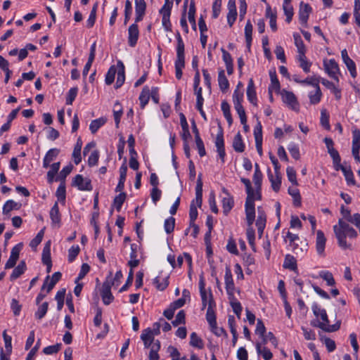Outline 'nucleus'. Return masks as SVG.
Segmentation results:
<instances>
[{
    "label": "nucleus",
    "mask_w": 360,
    "mask_h": 360,
    "mask_svg": "<svg viewBox=\"0 0 360 360\" xmlns=\"http://www.w3.org/2000/svg\"><path fill=\"white\" fill-rule=\"evenodd\" d=\"M150 98V89L148 86H143L139 96L141 108L143 109L148 104Z\"/></svg>",
    "instance_id": "obj_32"
},
{
    "label": "nucleus",
    "mask_w": 360,
    "mask_h": 360,
    "mask_svg": "<svg viewBox=\"0 0 360 360\" xmlns=\"http://www.w3.org/2000/svg\"><path fill=\"white\" fill-rule=\"evenodd\" d=\"M117 72V71L116 70V68L114 65L111 66L109 68V70L105 75V82L106 84L110 85L114 82L115 77V75Z\"/></svg>",
    "instance_id": "obj_50"
},
{
    "label": "nucleus",
    "mask_w": 360,
    "mask_h": 360,
    "mask_svg": "<svg viewBox=\"0 0 360 360\" xmlns=\"http://www.w3.org/2000/svg\"><path fill=\"white\" fill-rule=\"evenodd\" d=\"M283 8L286 16V22H290L293 16V8L291 4H283Z\"/></svg>",
    "instance_id": "obj_63"
},
{
    "label": "nucleus",
    "mask_w": 360,
    "mask_h": 360,
    "mask_svg": "<svg viewBox=\"0 0 360 360\" xmlns=\"http://www.w3.org/2000/svg\"><path fill=\"white\" fill-rule=\"evenodd\" d=\"M190 345L198 349H202L204 347L202 340L195 332L191 334Z\"/></svg>",
    "instance_id": "obj_43"
},
{
    "label": "nucleus",
    "mask_w": 360,
    "mask_h": 360,
    "mask_svg": "<svg viewBox=\"0 0 360 360\" xmlns=\"http://www.w3.org/2000/svg\"><path fill=\"white\" fill-rule=\"evenodd\" d=\"M216 304L213 299L212 294L210 295V302L209 306L207 307V313H206V319L210 324V326H214L216 324V316L214 314V308L215 307Z\"/></svg>",
    "instance_id": "obj_12"
},
{
    "label": "nucleus",
    "mask_w": 360,
    "mask_h": 360,
    "mask_svg": "<svg viewBox=\"0 0 360 360\" xmlns=\"http://www.w3.org/2000/svg\"><path fill=\"white\" fill-rule=\"evenodd\" d=\"M21 204L18 203L12 200H9L6 202L3 207V214H8L11 211L13 210H19Z\"/></svg>",
    "instance_id": "obj_34"
},
{
    "label": "nucleus",
    "mask_w": 360,
    "mask_h": 360,
    "mask_svg": "<svg viewBox=\"0 0 360 360\" xmlns=\"http://www.w3.org/2000/svg\"><path fill=\"white\" fill-rule=\"evenodd\" d=\"M105 122L106 119L103 117L94 120L90 123L89 129L92 134H95L100 127L105 124Z\"/></svg>",
    "instance_id": "obj_36"
},
{
    "label": "nucleus",
    "mask_w": 360,
    "mask_h": 360,
    "mask_svg": "<svg viewBox=\"0 0 360 360\" xmlns=\"http://www.w3.org/2000/svg\"><path fill=\"white\" fill-rule=\"evenodd\" d=\"M175 226V219L170 217L165 219L164 223L165 231L167 233L169 234L174 231Z\"/></svg>",
    "instance_id": "obj_49"
},
{
    "label": "nucleus",
    "mask_w": 360,
    "mask_h": 360,
    "mask_svg": "<svg viewBox=\"0 0 360 360\" xmlns=\"http://www.w3.org/2000/svg\"><path fill=\"white\" fill-rule=\"evenodd\" d=\"M141 338L143 342L145 347H150L152 342L154 341L152 330L150 328L143 330L141 335Z\"/></svg>",
    "instance_id": "obj_26"
},
{
    "label": "nucleus",
    "mask_w": 360,
    "mask_h": 360,
    "mask_svg": "<svg viewBox=\"0 0 360 360\" xmlns=\"http://www.w3.org/2000/svg\"><path fill=\"white\" fill-rule=\"evenodd\" d=\"M111 283L108 281L103 283L101 291V295L104 304H110L114 300V297L111 292Z\"/></svg>",
    "instance_id": "obj_9"
},
{
    "label": "nucleus",
    "mask_w": 360,
    "mask_h": 360,
    "mask_svg": "<svg viewBox=\"0 0 360 360\" xmlns=\"http://www.w3.org/2000/svg\"><path fill=\"white\" fill-rule=\"evenodd\" d=\"M224 280L227 294L233 296L234 293V283L232 278L231 271L229 267L226 268Z\"/></svg>",
    "instance_id": "obj_18"
},
{
    "label": "nucleus",
    "mask_w": 360,
    "mask_h": 360,
    "mask_svg": "<svg viewBox=\"0 0 360 360\" xmlns=\"http://www.w3.org/2000/svg\"><path fill=\"white\" fill-rule=\"evenodd\" d=\"M341 56L345 65L350 72L351 76L354 78L356 76V65L354 62L349 57L346 49L341 51Z\"/></svg>",
    "instance_id": "obj_14"
},
{
    "label": "nucleus",
    "mask_w": 360,
    "mask_h": 360,
    "mask_svg": "<svg viewBox=\"0 0 360 360\" xmlns=\"http://www.w3.org/2000/svg\"><path fill=\"white\" fill-rule=\"evenodd\" d=\"M60 163L59 162H54L49 167L51 169L47 172V179L49 183H52L53 181V178L58 172L60 169Z\"/></svg>",
    "instance_id": "obj_37"
},
{
    "label": "nucleus",
    "mask_w": 360,
    "mask_h": 360,
    "mask_svg": "<svg viewBox=\"0 0 360 360\" xmlns=\"http://www.w3.org/2000/svg\"><path fill=\"white\" fill-rule=\"evenodd\" d=\"M78 92V88L77 87H72L71 88L69 91L68 92L67 97H66V104L67 105H72L74 100L75 99Z\"/></svg>",
    "instance_id": "obj_59"
},
{
    "label": "nucleus",
    "mask_w": 360,
    "mask_h": 360,
    "mask_svg": "<svg viewBox=\"0 0 360 360\" xmlns=\"http://www.w3.org/2000/svg\"><path fill=\"white\" fill-rule=\"evenodd\" d=\"M127 195L124 192H121L119 195H116L113 200V205L117 212H120L122 206L126 199Z\"/></svg>",
    "instance_id": "obj_42"
},
{
    "label": "nucleus",
    "mask_w": 360,
    "mask_h": 360,
    "mask_svg": "<svg viewBox=\"0 0 360 360\" xmlns=\"http://www.w3.org/2000/svg\"><path fill=\"white\" fill-rule=\"evenodd\" d=\"M335 169L336 171L341 170L345 177L347 183L348 185H354L355 179L354 177V174L350 168V167H346L343 165H338L335 167Z\"/></svg>",
    "instance_id": "obj_16"
},
{
    "label": "nucleus",
    "mask_w": 360,
    "mask_h": 360,
    "mask_svg": "<svg viewBox=\"0 0 360 360\" xmlns=\"http://www.w3.org/2000/svg\"><path fill=\"white\" fill-rule=\"evenodd\" d=\"M44 231L41 229L37 236L30 241V246L32 249H35L41 242L44 236Z\"/></svg>",
    "instance_id": "obj_55"
},
{
    "label": "nucleus",
    "mask_w": 360,
    "mask_h": 360,
    "mask_svg": "<svg viewBox=\"0 0 360 360\" xmlns=\"http://www.w3.org/2000/svg\"><path fill=\"white\" fill-rule=\"evenodd\" d=\"M214 143L221 163H224L226 152L224 148V132L221 126L219 127V131L217 134Z\"/></svg>",
    "instance_id": "obj_8"
},
{
    "label": "nucleus",
    "mask_w": 360,
    "mask_h": 360,
    "mask_svg": "<svg viewBox=\"0 0 360 360\" xmlns=\"http://www.w3.org/2000/svg\"><path fill=\"white\" fill-rule=\"evenodd\" d=\"M177 47H176V59L175 60V73L176 77L180 79L182 77V69L185 66L184 56V43L179 34H176Z\"/></svg>",
    "instance_id": "obj_3"
},
{
    "label": "nucleus",
    "mask_w": 360,
    "mask_h": 360,
    "mask_svg": "<svg viewBox=\"0 0 360 360\" xmlns=\"http://www.w3.org/2000/svg\"><path fill=\"white\" fill-rule=\"evenodd\" d=\"M60 150L53 148L47 151L44 160H43V167L48 168L51 165L50 163L58 155Z\"/></svg>",
    "instance_id": "obj_21"
},
{
    "label": "nucleus",
    "mask_w": 360,
    "mask_h": 360,
    "mask_svg": "<svg viewBox=\"0 0 360 360\" xmlns=\"http://www.w3.org/2000/svg\"><path fill=\"white\" fill-rule=\"evenodd\" d=\"M321 277L327 282L328 285L333 286L335 282L333 278V274L329 271H322L320 274Z\"/></svg>",
    "instance_id": "obj_64"
},
{
    "label": "nucleus",
    "mask_w": 360,
    "mask_h": 360,
    "mask_svg": "<svg viewBox=\"0 0 360 360\" xmlns=\"http://www.w3.org/2000/svg\"><path fill=\"white\" fill-rule=\"evenodd\" d=\"M283 266L284 269L296 271L297 270L296 259L291 255H286L284 259Z\"/></svg>",
    "instance_id": "obj_25"
},
{
    "label": "nucleus",
    "mask_w": 360,
    "mask_h": 360,
    "mask_svg": "<svg viewBox=\"0 0 360 360\" xmlns=\"http://www.w3.org/2000/svg\"><path fill=\"white\" fill-rule=\"evenodd\" d=\"M293 37L299 54L305 53V46L301 37L298 34H295Z\"/></svg>",
    "instance_id": "obj_56"
},
{
    "label": "nucleus",
    "mask_w": 360,
    "mask_h": 360,
    "mask_svg": "<svg viewBox=\"0 0 360 360\" xmlns=\"http://www.w3.org/2000/svg\"><path fill=\"white\" fill-rule=\"evenodd\" d=\"M288 193L293 198L294 205L300 206L301 205V196L299 190L295 187H289Z\"/></svg>",
    "instance_id": "obj_39"
},
{
    "label": "nucleus",
    "mask_w": 360,
    "mask_h": 360,
    "mask_svg": "<svg viewBox=\"0 0 360 360\" xmlns=\"http://www.w3.org/2000/svg\"><path fill=\"white\" fill-rule=\"evenodd\" d=\"M48 306L49 304L46 302L40 305L34 314L35 318L37 319H41L44 318L48 311Z\"/></svg>",
    "instance_id": "obj_52"
},
{
    "label": "nucleus",
    "mask_w": 360,
    "mask_h": 360,
    "mask_svg": "<svg viewBox=\"0 0 360 360\" xmlns=\"http://www.w3.org/2000/svg\"><path fill=\"white\" fill-rule=\"evenodd\" d=\"M315 89H316V91L314 94H312V92H311L309 94L310 103H311V104H313V105L319 103L321 101V98L322 96L319 86H317V88H315Z\"/></svg>",
    "instance_id": "obj_47"
},
{
    "label": "nucleus",
    "mask_w": 360,
    "mask_h": 360,
    "mask_svg": "<svg viewBox=\"0 0 360 360\" xmlns=\"http://www.w3.org/2000/svg\"><path fill=\"white\" fill-rule=\"evenodd\" d=\"M117 66H118L119 69L117 72V81H116V83L115 85V89L120 88L122 86V84H124V80H125V72H124V64L122 63V61L119 60L117 62Z\"/></svg>",
    "instance_id": "obj_23"
},
{
    "label": "nucleus",
    "mask_w": 360,
    "mask_h": 360,
    "mask_svg": "<svg viewBox=\"0 0 360 360\" xmlns=\"http://www.w3.org/2000/svg\"><path fill=\"white\" fill-rule=\"evenodd\" d=\"M81 148L82 143L80 142V139H78L72 153V157L74 158L75 165H78L82 161Z\"/></svg>",
    "instance_id": "obj_41"
},
{
    "label": "nucleus",
    "mask_w": 360,
    "mask_h": 360,
    "mask_svg": "<svg viewBox=\"0 0 360 360\" xmlns=\"http://www.w3.org/2000/svg\"><path fill=\"white\" fill-rule=\"evenodd\" d=\"M270 78H271V84L269 86V94H271L272 91H280V83L278 79H277L276 72L270 71L269 72Z\"/></svg>",
    "instance_id": "obj_31"
},
{
    "label": "nucleus",
    "mask_w": 360,
    "mask_h": 360,
    "mask_svg": "<svg viewBox=\"0 0 360 360\" xmlns=\"http://www.w3.org/2000/svg\"><path fill=\"white\" fill-rule=\"evenodd\" d=\"M245 207L247 223L251 226L255 219V196L247 197Z\"/></svg>",
    "instance_id": "obj_4"
},
{
    "label": "nucleus",
    "mask_w": 360,
    "mask_h": 360,
    "mask_svg": "<svg viewBox=\"0 0 360 360\" xmlns=\"http://www.w3.org/2000/svg\"><path fill=\"white\" fill-rule=\"evenodd\" d=\"M283 101L292 110H299V103L295 95L292 91L283 89L281 92Z\"/></svg>",
    "instance_id": "obj_7"
},
{
    "label": "nucleus",
    "mask_w": 360,
    "mask_h": 360,
    "mask_svg": "<svg viewBox=\"0 0 360 360\" xmlns=\"http://www.w3.org/2000/svg\"><path fill=\"white\" fill-rule=\"evenodd\" d=\"M73 166L72 165H67L63 168V169L60 172L59 176L56 181H65L67 176L70 174L72 172Z\"/></svg>",
    "instance_id": "obj_62"
},
{
    "label": "nucleus",
    "mask_w": 360,
    "mask_h": 360,
    "mask_svg": "<svg viewBox=\"0 0 360 360\" xmlns=\"http://www.w3.org/2000/svg\"><path fill=\"white\" fill-rule=\"evenodd\" d=\"M275 177L273 176L270 169H268V177L271 184L272 189L275 192H278L280 190L281 185V173L275 174Z\"/></svg>",
    "instance_id": "obj_24"
},
{
    "label": "nucleus",
    "mask_w": 360,
    "mask_h": 360,
    "mask_svg": "<svg viewBox=\"0 0 360 360\" xmlns=\"http://www.w3.org/2000/svg\"><path fill=\"white\" fill-rule=\"evenodd\" d=\"M234 108L240 117L241 124L246 123L247 122V117H246L245 109L242 105V103L237 102L236 104H234Z\"/></svg>",
    "instance_id": "obj_44"
},
{
    "label": "nucleus",
    "mask_w": 360,
    "mask_h": 360,
    "mask_svg": "<svg viewBox=\"0 0 360 360\" xmlns=\"http://www.w3.org/2000/svg\"><path fill=\"white\" fill-rule=\"evenodd\" d=\"M288 150L294 159L299 160L300 158V150L297 144L294 143H290L288 146Z\"/></svg>",
    "instance_id": "obj_54"
},
{
    "label": "nucleus",
    "mask_w": 360,
    "mask_h": 360,
    "mask_svg": "<svg viewBox=\"0 0 360 360\" xmlns=\"http://www.w3.org/2000/svg\"><path fill=\"white\" fill-rule=\"evenodd\" d=\"M311 308L314 314L316 317L320 316L322 320V322H319L317 325L318 328L327 333L335 332L340 329V321H337L333 325L329 324V320L325 309H321L316 303H314Z\"/></svg>",
    "instance_id": "obj_2"
},
{
    "label": "nucleus",
    "mask_w": 360,
    "mask_h": 360,
    "mask_svg": "<svg viewBox=\"0 0 360 360\" xmlns=\"http://www.w3.org/2000/svg\"><path fill=\"white\" fill-rule=\"evenodd\" d=\"M50 218L54 224H59L60 222V214L58 202H56L50 210Z\"/></svg>",
    "instance_id": "obj_30"
},
{
    "label": "nucleus",
    "mask_w": 360,
    "mask_h": 360,
    "mask_svg": "<svg viewBox=\"0 0 360 360\" xmlns=\"http://www.w3.org/2000/svg\"><path fill=\"white\" fill-rule=\"evenodd\" d=\"M171 10H172V8H161L159 11L160 13L162 16V26L164 27L165 30L167 32H169L172 30V24H171L170 20H169V18L171 15Z\"/></svg>",
    "instance_id": "obj_19"
},
{
    "label": "nucleus",
    "mask_w": 360,
    "mask_h": 360,
    "mask_svg": "<svg viewBox=\"0 0 360 360\" xmlns=\"http://www.w3.org/2000/svg\"><path fill=\"white\" fill-rule=\"evenodd\" d=\"M257 212H258V216H257V219L256 220V226L257 228V232H258L259 237L261 238L263 234L265 226H266V216L265 212L261 207H257Z\"/></svg>",
    "instance_id": "obj_10"
},
{
    "label": "nucleus",
    "mask_w": 360,
    "mask_h": 360,
    "mask_svg": "<svg viewBox=\"0 0 360 360\" xmlns=\"http://www.w3.org/2000/svg\"><path fill=\"white\" fill-rule=\"evenodd\" d=\"M168 278L169 277L167 276L165 278H163L162 282H160V277H156L153 281L156 288L159 290H164L169 285Z\"/></svg>",
    "instance_id": "obj_57"
},
{
    "label": "nucleus",
    "mask_w": 360,
    "mask_h": 360,
    "mask_svg": "<svg viewBox=\"0 0 360 360\" xmlns=\"http://www.w3.org/2000/svg\"><path fill=\"white\" fill-rule=\"evenodd\" d=\"M321 340L325 344L328 351L329 352H333L335 348V342L332 339L328 338V337H321Z\"/></svg>",
    "instance_id": "obj_58"
},
{
    "label": "nucleus",
    "mask_w": 360,
    "mask_h": 360,
    "mask_svg": "<svg viewBox=\"0 0 360 360\" xmlns=\"http://www.w3.org/2000/svg\"><path fill=\"white\" fill-rule=\"evenodd\" d=\"M323 67L325 72L330 78L336 80L337 82L339 81V66L334 59L324 60Z\"/></svg>",
    "instance_id": "obj_5"
},
{
    "label": "nucleus",
    "mask_w": 360,
    "mask_h": 360,
    "mask_svg": "<svg viewBox=\"0 0 360 360\" xmlns=\"http://www.w3.org/2000/svg\"><path fill=\"white\" fill-rule=\"evenodd\" d=\"M256 349L258 354H261L264 360H270L273 354L270 349L266 347L262 348L260 343H257Z\"/></svg>",
    "instance_id": "obj_38"
},
{
    "label": "nucleus",
    "mask_w": 360,
    "mask_h": 360,
    "mask_svg": "<svg viewBox=\"0 0 360 360\" xmlns=\"http://www.w3.org/2000/svg\"><path fill=\"white\" fill-rule=\"evenodd\" d=\"M233 148L234 150L238 153H242L245 150V145L240 132H238L237 134L234 136L233 141Z\"/></svg>",
    "instance_id": "obj_29"
},
{
    "label": "nucleus",
    "mask_w": 360,
    "mask_h": 360,
    "mask_svg": "<svg viewBox=\"0 0 360 360\" xmlns=\"http://www.w3.org/2000/svg\"><path fill=\"white\" fill-rule=\"evenodd\" d=\"M321 83L328 89L331 90V91L334 94L336 99L339 100L341 98L340 90L337 86H335V85L332 82H330L326 79H322Z\"/></svg>",
    "instance_id": "obj_33"
},
{
    "label": "nucleus",
    "mask_w": 360,
    "mask_h": 360,
    "mask_svg": "<svg viewBox=\"0 0 360 360\" xmlns=\"http://www.w3.org/2000/svg\"><path fill=\"white\" fill-rule=\"evenodd\" d=\"M222 191L226 195V197H224L222 199L223 212L225 215H227L234 205V200L233 198L225 188H222Z\"/></svg>",
    "instance_id": "obj_15"
},
{
    "label": "nucleus",
    "mask_w": 360,
    "mask_h": 360,
    "mask_svg": "<svg viewBox=\"0 0 360 360\" xmlns=\"http://www.w3.org/2000/svg\"><path fill=\"white\" fill-rule=\"evenodd\" d=\"M221 110L229 125L232 124L233 119L230 111V105L226 101L221 103Z\"/></svg>",
    "instance_id": "obj_40"
},
{
    "label": "nucleus",
    "mask_w": 360,
    "mask_h": 360,
    "mask_svg": "<svg viewBox=\"0 0 360 360\" xmlns=\"http://www.w3.org/2000/svg\"><path fill=\"white\" fill-rule=\"evenodd\" d=\"M298 60L300 63V65L305 72H309L311 63L307 61L304 53H300L298 56Z\"/></svg>",
    "instance_id": "obj_46"
},
{
    "label": "nucleus",
    "mask_w": 360,
    "mask_h": 360,
    "mask_svg": "<svg viewBox=\"0 0 360 360\" xmlns=\"http://www.w3.org/2000/svg\"><path fill=\"white\" fill-rule=\"evenodd\" d=\"M333 231L338 239L339 246L344 250L350 247V245L347 243V236L354 238L358 235L357 232L342 219H339L338 225L333 226Z\"/></svg>",
    "instance_id": "obj_1"
},
{
    "label": "nucleus",
    "mask_w": 360,
    "mask_h": 360,
    "mask_svg": "<svg viewBox=\"0 0 360 360\" xmlns=\"http://www.w3.org/2000/svg\"><path fill=\"white\" fill-rule=\"evenodd\" d=\"M139 37V31L137 24L133 23L128 29V44L131 47H134L137 43Z\"/></svg>",
    "instance_id": "obj_11"
},
{
    "label": "nucleus",
    "mask_w": 360,
    "mask_h": 360,
    "mask_svg": "<svg viewBox=\"0 0 360 360\" xmlns=\"http://www.w3.org/2000/svg\"><path fill=\"white\" fill-rule=\"evenodd\" d=\"M65 194H66V191H65V184L64 183H61L58 188H57V191H56V196L58 198V200L60 202H65Z\"/></svg>",
    "instance_id": "obj_61"
},
{
    "label": "nucleus",
    "mask_w": 360,
    "mask_h": 360,
    "mask_svg": "<svg viewBox=\"0 0 360 360\" xmlns=\"http://www.w3.org/2000/svg\"><path fill=\"white\" fill-rule=\"evenodd\" d=\"M72 186H75L79 191H91L93 189L91 181L88 178H84L82 174H77L72 182Z\"/></svg>",
    "instance_id": "obj_6"
},
{
    "label": "nucleus",
    "mask_w": 360,
    "mask_h": 360,
    "mask_svg": "<svg viewBox=\"0 0 360 360\" xmlns=\"http://www.w3.org/2000/svg\"><path fill=\"white\" fill-rule=\"evenodd\" d=\"M252 25L250 20H248L245 27V37L248 49H250L252 43Z\"/></svg>",
    "instance_id": "obj_35"
},
{
    "label": "nucleus",
    "mask_w": 360,
    "mask_h": 360,
    "mask_svg": "<svg viewBox=\"0 0 360 360\" xmlns=\"http://www.w3.org/2000/svg\"><path fill=\"white\" fill-rule=\"evenodd\" d=\"M247 97L248 101L254 105H257V94L252 79H250L247 87Z\"/></svg>",
    "instance_id": "obj_22"
},
{
    "label": "nucleus",
    "mask_w": 360,
    "mask_h": 360,
    "mask_svg": "<svg viewBox=\"0 0 360 360\" xmlns=\"http://www.w3.org/2000/svg\"><path fill=\"white\" fill-rule=\"evenodd\" d=\"M321 124L327 130H329L330 128L329 124V115L326 109L321 110Z\"/></svg>",
    "instance_id": "obj_51"
},
{
    "label": "nucleus",
    "mask_w": 360,
    "mask_h": 360,
    "mask_svg": "<svg viewBox=\"0 0 360 360\" xmlns=\"http://www.w3.org/2000/svg\"><path fill=\"white\" fill-rule=\"evenodd\" d=\"M326 242V238L324 236L323 232L321 230L317 231L316 239V249L317 253L319 255H323L324 253Z\"/></svg>",
    "instance_id": "obj_17"
},
{
    "label": "nucleus",
    "mask_w": 360,
    "mask_h": 360,
    "mask_svg": "<svg viewBox=\"0 0 360 360\" xmlns=\"http://www.w3.org/2000/svg\"><path fill=\"white\" fill-rule=\"evenodd\" d=\"M246 234H247V238H248V243H249L251 248L252 249V250L254 252H255L256 251L255 243V236L254 229L251 226H249L247 229Z\"/></svg>",
    "instance_id": "obj_48"
},
{
    "label": "nucleus",
    "mask_w": 360,
    "mask_h": 360,
    "mask_svg": "<svg viewBox=\"0 0 360 360\" xmlns=\"http://www.w3.org/2000/svg\"><path fill=\"white\" fill-rule=\"evenodd\" d=\"M311 12V8L308 4L300 3V11H299V19L301 24L307 25V20L310 13Z\"/></svg>",
    "instance_id": "obj_13"
},
{
    "label": "nucleus",
    "mask_w": 360,
    "mask_h": 360,
    "mask_svg": "<svg viewBox=\"0 0 360 360\" xmlns=\"http://www.w3.org/2000/svg\"><path fill=\"white\" fill-rule=\"evenodd\" d=\"M292 251L297 256L304 255L308 250V244L306 241L300 240L290 245Z\"/></svg>",
    "instance_id": "obj_20"
},
{
    "label": "nucleus",
    "mask_w": 360,
    "mask_h": 360,
    "mask_svg": "<svg viewBox=\"0 0 360 360\" xmlns=\"http://www.w3.org/2000/svg\"><path fill=\"white\" fill-rule=\"evenodd\" d=\"M26 270V264L25 261H21L18 265L15 267L12 274L10 276V280L14 281L19 278Z\"/></svg>",
    "instance_id": "obj_27"
},
{
    "label": "nucleus",
    "mask_w": 360,
    "mask_h": 360,
    "mask_svg": "<svg viewBox=\"0 0 360 360\" xmlns=\"http://www.w3.org/2000/svg\"><path fill=\"white\" fill-rule=\"evenodd\" d=\"M51 262V241L49 240L44 245L42 252V262Z\"/></svg>",
    "instance_id": "obj_45"
},
{
    "label": "nucleus",
    "mask_w": 360,
    "mask_h": 360,
    "mask_svg": "<svg viewBox=\"0 0 360 360\" xmlns=\"http://www.w3.org/2000/svg\"><path fill=\"white\" fill-rule=\"evenodd\" d=\"M131 14H132L131 3V1L129 0H127L125 1V7H124V23L125 25L129 20Z\"/></svg>",
    "instance_id": "obj_60"
},
{
    "label": "nucleus",
    "mask_w": 360,
    "mask_h": 360,
    "mask_svg": "<svg viewBox=\"0 0 360 360\" xmlns=\"http://www.w3.org/2000/svg\"><path fill=\"white\" fill-rule=\"evenodd\" d=\"M286 174L288 180L295 186H297L296 171L292 167H288L286 169Z\"/></svg>",
    "instance_id": "obj_53"
},
{
    "label": "nucleus",
    "mask_w": 360,
    "mask_h": 360,
    "mask_svg": "<svg viewBox=\"0 0 360 360\" xmlns=\"http://www.w3.org/2000/svg\"><path fill=\"white\" fill-rule=\"evenodd\" d=\"M218 83L221 91L225 92L229 87V82L227 79L224 70H221L218 75Z\"/></svg>",
    "instance_id": "obj_28"
}]
</instances>
